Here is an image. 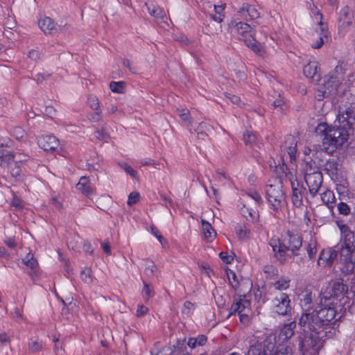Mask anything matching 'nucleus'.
<instances>
[{
    "mask_svg": "<svg viewBox=\"0 0 355 355\" xmlns=\"http://www.w3.org/2000/svg\"><path fill=\"white\" fill-rule=\"evenodd\" d=\"M315 293L306 292L300 299L303 313L299 325L306 334L299 336L293 344L302 355H318L324 341L332 338L336 333V312L333 308H325L321 293L315 297Z\"/></svg>",
    "mask_w": 355,
    "mask_h": 355,
    "instance_id": "1",
    "label": "nucleus"
},
{
    "mask_svg": "<svg viewBox=\"0 0 355 355\" xmlns=\"http://www.w3.org/2000/svg\"><path fill=\"white\" fill-rule=\"evenodd\" d=\"M347 286L343 282L334 281L321 293L324 307L333 308L336 312V319H340V312L349 307V299L346 295Z\"/></svg>",
    "mask_w": 355,
    "mask_h": 355,
    "instance_id": "2",
    "label": "nucleus"
},
{
    "mask_svg": "<svg viewBox=\"0 0 355 355\" xmlns=\"http://www.w3.org/2000/svg\"><path fill=\"white\" fill-rule=\"evenodd\" d=\"M316 130L323 135V149L329 154H333L340 148L347 141L350 135L346 127L340 124L329 126L325 123H321L318 125Z\"/></svg>",
    "mask_w": 355,
    "mask_h": 355,
    "instance_id": "3",
    "label": "nucleus"
},
{
    "mask_svg": "<svg viewBox=\"0 0 355 355\" xmlns=\"http://www.w3.org/2000/svg\"><path fill=\"white\" fill-rule=\"evenodd\" d=\"M344 245L340 250V260L338 261V268L342 273L349 275L355 270V239L354 234L346 225L339 226Z\"/></svg>",
    "mask_w": 355,
    "mask_h": 355,
    "instance_id": "4",
    "label": "nucleus"
},
{
    "mask_svg": "<svg viewBox=\"0 0 355 355\" xmlns=\"http://www.w3.org/2000/svg\"><path fill=\"white\" fill-rule=\"evenodd\" d=\"M229 26L230 28L236 31L239 38L243 40L251 50L260 56H264L265 51L261 45L255 42L254 35L256 31L252 27L247 23L242 21L236 22V21H231Z\"/></svg>",
    "mask_w": 355,
    "mask_h": 355,
    "instance_id": "5",
    "label": "nucleus"
},
{
    "mask_svg": "<svg viewBox=\"0 0 355 355\" xmlns=\"http://www.w3.org/2000/svg\"><path fill=\"white\" fill-rule=\"evenodd\" d=\"M265 191L270 208L275 213L282 211L286 205V200L281 181L277 180L273 184H268Z\"/></svg>",
    "mask_w": 355,
    "mask_h": 355,
    "instance_id": "6",
    "label": "nucleus"
},
{
    "mask_svg": "<svg viewBox=\"0 0 355 355\" xmlns=\"http://www.w3.org/2000/svg\"><path fill=\"white\" fill-rule=\"evenodd\" d=\"M345 64L343 62H338L334 70L326 76L323 84L324 90L322 96H328L337 91L338 87L344 80L345 73Z\"/></svg>",
    "mask_w": 355,
    "mask_h": 355,
    "instance_id": "7",
    "label": "nucleus"
},
{
    "mask_svg": "<svg viewBox=\"0 0 355 355\" xmlns=\"http://www.w3.org/2000/svg\"><path fill=\"white\" fill-rule=\"evenodd\" d=\"M275 346V336L270 334L263 341L251 345L246 355H272Z\"/></svg>",
    "mask_w": 355,
    "mask_h": 355,
    "instance_id": "8",
    "label": "nucleus"
},
{
    "mask_svg": "<svg viewBox=\"0 0 355 355\" xmlns=\"http://www.w3.org/2000/svg\"><path fill=\"white\" fill-rule=\"evenodd\" d=\"M304 179L311 195L314 197L318 193L322 183V173L318 171L310 173L306 171Z\"/></svg>",
    "mask_w": 355,
    "mask_h": 355,
    "instance_id": "9",
    "label": "nucleus"
},
{
    "mask_svg": "<svg viewBox=\"0 0 355 355\" xmlns=\"http://www.w3.org/2000/svg\"><path fill=\"white\" fill-rule=\"evenodd\" d=\"M274 311L282 315H287L291 309L290 300L286 293H280L273 300Z\"/></svg>",
    "mask_w": 355,
    "mask_h": 355,
    "instance_id": "10",
    "label": "nucleus"
},
{
    "mask_svg": "<svg viewBox=\"0 0 355 355\" xmlns=\"http://www.w3.org/2000/svg\"><path fill=\"white\" fill-rule=\"evenodd\" d=\"M284 245L286 250L291 252L292 255L297 256L300 254L298 251L302 245V237L297 234L288 232V241Z\"/></svg>",
    "mask_w": 355,
    "mask_h": 355,
    "instance_id": "11",
    "label": "nucleus"
},
{
    "mask_svg": "<svg viewBox=\"0 0 355 355\" xmlns=\"http://www.w3.org/2000/svg\"><path fill=\"white\" fill-rule=\"evenodd\" d=\"M354 18V12L349 6L343 8L340 12L338 19V27L345 29L352 24Z\"/></svg>",
    "mask_w": 355,
    "mask_h": 355,
    "instance_id": "12",
    "label": "nucleus"
},
{
    "mask_svg": "<svg viewBox=\"0 0 355 355\" xmlns=\"http://www.w3.org/2000/svg\"><path fill=\"white\" fill-rule=\"evenodd\" d=\"M337 257L338 252L336 250L331 248L323 250L320 254L318 264L322 267L331 266Z\"/></svg>",
    "mask_w": 355,
    "mask_h": 355,
    "instance_id": "13",
    "label": "nucleus"
},
{
    "mask_svg": "<svg viewBox=\"0 0 355 355\" xmlns=\"http://www.w3.org/2000/svg\"><path fill=\"white\" fill-rule=\"evenodd\" d=\"M39 146L45 151H53L59 146V140L53 135H46L39 137L37 140Z\"/></svg>",
    "mask_w": 355,
    "mask_h": 355,
    "instance_id": "14",
    "label": "nucleus"
},
{
    "mask_svg": "<svg viewBox=\"0 0 355 355\" xmlns=\"http://www.w3.org/2000/svg\"><path fill=\"white\" fill-rule=\"evenodd\" d=\"M272 251L275 254V257L280 263H284L286 261V248L285 245H282L278 238L272 237L269 242Z\"/></svg>",
    "mask_w": 355,
    "mask_h": 355,
    "instance_id": "15",
    "label": "nucleus"
},
{
    "mask_svg": "<svg viewBox=\"0 0 355 355\" xmlns=\"http://www.w3.org/2000/svg\"><path fill=\"white\" fill-rule=\"evenodd\" d=\"M145 6H146L149 14L155 18L157 23L167 24L168 17L162 8L153 3H146Z\"/></svg>",
    "mask_w": 355,
    "mask_h": 355,
    "instance_id": "16",
    "label": "nucleus"
},
{
    "mask_svg": "<svg viewBox=\"0 0 355 355\" xmlns=\"http://www.w3.org/2000/svg\"><path fill=\"white\" fill-rule=\"evenodd\" d=\"M306 189L303 186H300L297 182H292V202L296 207H301L303 205V198Z\"/></svg>",
    "mask_w": 355,
    "mask_h": 355,
    "instance_id": "17",
    "label": "nucleus"
},
{
    "mask_svg": "<svg viewBox=\"0 0 355 355\" xmlns=\"http://www.w3.org/2000/svg\"><path fill=\"white\" fill-rule=\"evenodd\" d=\"M238 15L245 19H255L260 17L259 12L254 6L245 3L238 10Z\"/></svg>",
    "mask_w": 355,
    "mask_h": 355,
    "instance_id": "18",
    "label": "nucleus"
},
{
    "mask_svg": "<svg viewBox=\"0 0 355 355\" xmlns=\"http://www.w3.org/2000/svg\"><path fill=\"white\" fill-rule=\"evenodd\" d=\"M355 114H344L342 112H338L336 120L341 126L346 127V129L350 132V130L355 129Z\"/></svg>",
    "mask_w": 355,
    "mask_h": 355,
    "instance_id": "19",
    "label": "nucleus"
},
{
    "mask_svg": "<svg viewBox=\"0 0 355 355\" xmlns=\"http://www.w3.org/2000/svg\"><path fill=\"white\" fill-rule=\"evenodd\" d=\"M250 306V301L246 300L245 297L240 298L239 300L234 301L230 307V312L228 317L235 313L239 314L242 312H245V311H249Z\"/></svg>",
    "mask_w": 355,
    "mask_h": 355,
    "instance_id": "20",
    "label": "nucleus"
},
{
    "mask_svg": "<svg viewBox=\"0 0 355 355\" xmlns=\"http://www.w3.org/2000/svg\"><path fill=\"white\" fill-rule=\"evenodd\" d=\"M304 75L313 81H318L320 78V74L318 71V64L316 62H310L304 67Z\"/></svg>",
    "mask_w": 355,
    "mask_h": 355,
    "instance_id": "21",
    "label": "nucleus"
},
{
    "mask_svg": "<svg viewBox=\"0 0 355 355\" xmlns=\"http://www.w3.org/2000/svg\"><path fill=\"white\" fill-rule=\"evenodd\" d=\"M39 26L41 30L46 34L52 33L53 31H58L54 21L48 17L39 21Z\"/></svg>",
    "mask_w": 355,
    "mask_h": 355,
    "instance_id": "22",
    "label": "nucleus"
},
{
    "mask_svg": "<svg viewBox=\"0 0 355 355\" xmlns=\"http://www.w3.org/2000/svg\"><path fill=\"white\" fill-rule=\"evenodd\" d=\"M322 13L320 11H318L317 14H316V19H320L318 24L320 26V30H321L322 33H321V35L319 37L318 40L316 41V42L311 44V46L313 49H320L324 44L323 36L326 37V35H327L326 33H327V29L326 26L322 22Z\"/></svg>",
    "mask_w": 355,
    "mask_h": 355,
    "instance_id": "23",
    "label": "nucleus"
},
{
    "mask_svg": "<svg viewBox=\"0 0 355 355\" xmlns=\"http://www.w3.org/2000/svg\"><path fill=\"white\" fill-rule=\"evenodd\" d=\"M324 171L331 176V178L336 177L339 171V164L336 159H331L327 160L324 164Z\"/></svg>",
    "mask_w": 355,
    "mask_h": 355,
    "instance_id": "24",
    "label": "nucleus"
},
{
    "mask_svg": "<svg viewBox=\"0 0 355 355\" xmlns=\"http://www.w3.org/2000/svg\"><path fill=\"white\" fill-rule=\"evenodd\" d=\"M76 188L78 191L86 196H89L93 193V189L91 187L89 180L88 178L85 176L80 178L79 182L76 184Z\"/></svg>",
    "mask_w": 355,
    "mask_h": 355,
    "instance_id": "25",
    "label": "nucleus"
},
{
    "mask_svg": "<svg viewBox=\"0 0 355 355\" xmlns=\"http://www.w3.org/2000/svg\"><path fill=\"white\" fill-rule=\"evenodd\" d=\"M295 327L296 323L294 321L284 324L281 329L279 336L284 340L291 338L294 334V329Z\"/></svg>",
    "mask_w": 355,
    "mask_h": 355,
    "instance_id": "26",
    "label": "nucleus"
},
{
    "mask_svg": "<svg viewBox=\"0 0 355 355\" xmlns=\"http://www.w3.org/2000/svg\"><path fill=\"white\" fill-rule=\"evenodd\" d=\"M202 230L205 238L208 241H211L216 236V232L212 228L211 224L205 219H201Z\"/></svg>",
    "mask_w": 355,
    "mask_h": 355,
    "instance_id": "27",
    "label": "nucleus"
},
{
    "mask_svg": "<svg viewBox=\"0 0 355 355\" xmlns=\"http://www.w3.org/2000/svg\"><path fill=\"white\" fill-rule=\"evenodd\" d=\"M321 200L328 207H331L335 203L336 198L334 192L327 189L321 193Z\"/></svg>",
    "mask_w": 355,
    "mask_h": 355,
    "instance_id": "28",
    "label": "nucleus"
},
{
    "mask_svg": "<svg viewBox=\"0 0 355 355\" xmlns=\"http://www.w3.org/2000/svg\"><path fill=\"white\" fill-rule=\"evenodd\" d=\"M235 232L239 239L241 240L248 239L250 235V230L249 227L245 225H236Z\"/></svg>",
    "mask_w": 355,
    "mask_h": 355,
    "instance_id": "29",
    "label": "nucleus"
},
{
    "mask_svg": "<svg viewBox=\"0 0 355 355\" xmlns=\"http://www.w3.org/2000/svg\"><path fill=\"white\" fill-rule=\"evenodd\" d=\"M207 342V337L204 335H200L197 338H189L187 345L191 349L196 346H203Z\"/></svg>",
    "mask_w": 355,
    "mask_h": 355,
    "instance_id": "30",
    "label": "nucleus"
},
{
    "mask_svg": "<svg viewBox=\"0 0 355 355\" xmlns=\"http://www.w3.org/2000/svg\"><path fill=\"white\" fill-rule=\"evenodd\" d=\"M273 109H279L282 111L290 109L288 103L285 101L280 95L279 98L275 100L272 103Z\"/></svg>",
    "mask_w": 355,
    "mask_h": 355,
    "instance_id": "31",
    "label": "nucleus"
},
{
    "mask_svg": "<svg viewBox=\"0 0 355 355\" xmlns=\"http://www.w3.org/2000/svg\"><path fill=\"white\" fill-rule=\"evenodd\" d=\"M243 139L245 145L252 146L257 144V135L250 131H246L243 134Z\"/></svg>",
    "mask_w": 355,
    "mask_h": 355,
    "instance_id": "32",
    "label": "nucleus"
},
{
    "mask_svg": "<svg viewBox=\"0 0 355 355\" xmlns=\"http://www.w3.org/2000/svg\"><path fill=\"white\" fill-rule=\"evenodd\" d=\"M18 161H13L11 164L9 165L10 169L11 175L15 178L17 181H21L22 180V177L21 175V169L17 164Z\"/></svg>",
    "mask_w": 355,
    "mask_h": 355,
    "instance_id": "33",
    "label": "nucleus"
},
{
    "mask_svg": "<svg viewBox=\"0 0 355 355\" xmlns=\"http://www.w3.org/2000/svg\"><path fill=\"white\" fill-rule=\"evenodd\" d=\"M23 263L28 268L34 269L37 266V261L34 258L33 254L31 252L28 253L23 259Z\"/></svg>",
    "mask_w": 355,
    "mask_h": 355,
    "instance_id": "34",
    "label": "nucleus"
},
{
    "mask_svg": "<svg viewBox=\"0 0 355 355\" xmlns=\"http://www.w3.org/2000/svg\"><path fill=\"white\" fill-rule=\"evenodd\" d=\"M125 83L123 81L114 82L112 81L110 83V88L112 92L123 94L125 89Z\"/></svg>",
    "mask_w": 355,
    "mask_h": 355,
    "instance_id": "35",
    "label": "nucleus"
},
{
    "mask_svg": "<svg viewBox=\"0 0 355 355\" xmlns=\"http://www.w3.org/2000/svg\"><path fill=\"white\" fill-rule=\"evenodd\" d=\"M15 155L11 153H7L0 156V166H9L14 161Z\"/></svg>",
    "mask_w": 355,
    "mask_h": 355,
    "instance_id": "36",
    "label": "nucleus"
},
{
    "mask_svg": "<svg viewBox=\"0 0 355 355\" xmlns=\"http://www.w3.org/2000/svg\"><path fill=\"white\" fill-rule=\"evenodd\" d=\"M290 285V279L286 278H281L274 283V287L279 291L286 290Z\"/></svg>",
    "mask_w": 355,
    "mask_h": 355,
    "instance_id": "37",
    "label": "nucleus"
},
{
    "mask_svg": "<svg viewBox=\"0 0 355 355\" xmlns=\"http://www.w3.org/2000/svg\"><path fill=\"white\" fill-rule=\"evenodd\" d=\"M275 355H293V347L290 345H279Z\"/></svg>",
    "mask_w": 355,
    "mask_h": 355,
    "instance_id": "38",
    "label": "nucleus"
},
{
    "mask_svg": "<svg viewBox=\"0 0 355 355\" xmlns=\"http://www.w3.org/2000/svg\"><path fill=\"white\" fill-rule=\"evenodd\" d=\"M143 295L146 301L148 300L154 295L153 288L146 282H144Z\"/></svg>",
    "mask_w": 355,
    "mask_h": 355,
    "instance_id": "39",
    "label": "nucleus"
},
{
    "mask_svg": "<svg viewBox=\"0 0 355 355\" xmlns=\"http://www.w3.org/2000/svg\"><path fill=\"white\" fill-rule=\"evenodd\" d=\"M156 270V266L153 261L147 260L145 264L144 272L148 277H151L154 275Z\"/></svg>",
    "mask_w": 355,
    "mask_h": 355,
    "instance_id": "40",
    "label": "nucleus"
},
{
    "mask_svg": "<svg viewBox=\"0 0 355 355\" xmlns=\"http://www.w3.org/2000/svg\"><path fill=\"white\" fill-rule=\"evenodd\" d=\"M306 251L309 255V257L312 259H313L317 253V248H316V243L314 240H311L307 248Z\"/></svg>",
    "mask_w": 355,
    "mask_h": 355,
    "instance_id": "41",
    "label": "nucleus"
},
{
    "mask_svg": "<svg viewBox=\"0 0 355 355\" xmlns=\"http://www.w3.org/2000/svg\"><path fill=\"white\" fill-rule=\"evenodd\" d=\"M242 211V214L243 215L248 219V220H250L251 219L252 220H256V218H257V213L252 210V209H249L246 207H243L241 210Z\"/></svg>",
    "mask_w": 355,
    "mask_h": 355,
    "instance_id": "42",
    "label": "nucleus"
},
{
    "mask_svg": "<svg viewBox=\"0 0 355 355\" xmlns=\"http://www.w3.org/2000/svg\"><path fill=\"white\" fill-rule=\"evenodd\" d=\"M120 167L124 170V171L130 175L132 178H137V172L127 163L123 162L119 164Z\"/></svg>",
    "mask_w": 355,
    "mask_h": 355,
    "instance_id": "43",
    "label": "nucleus"
},
{
    "mask_svg": "<svg viewBox=\"0 0 355 355\" xmlns=\"http://www.w3.org/2000/svg\"><path fill=\"white\" fill-rule=\"evenodd\" d=\"M87 103L89 107L93 110H96L99 107V102L96 96H90L87 98Z\"/></svg>",
    "mask_w": 355,
    "mask_h": 355,
    "instance_id": "44",
    "label": "nucleus"
},
{
    "mask_svg": "<svg viewBox=\"0 0 355 355\" xmlns=\"http://www.w3.org/2000/svg\"><path fill=\"white\" fill-rule=\"evenodd\" d=\"M29 350L35 352L41 349L42 344L37 340H31L28 343Z\"/></svg>",
    "mask_w": 355,
    "mask_h": 355,
    "instance_id": "45",
    "label": "nucleus"
},
{
    "mask_svg": "<svg viewBox=\"0 0 355 355\" xmlns=\"http://www.w3.org/2000/svg\"><path fill=\"white\" fill-rule=\"evenodd\" d=\"M140 164L143 166H151L155 168L159 169V163L150 158H145L140 161Z\"/></svg>",
    "mask_w": 355,
    "mask_h": 355,
    "instance_id": "46",
    "label": "nucleus"
},
{
    "mask_svg": "<svg viewBox=\"0 0 355 355\" xmlns=\"http://www.w3.org/2000/svg\"><path fill=\"white\" fill-rule=\"evenodd\" d=\"M139 200V193L138 192H132L130 193L128 200V205L132 206L136 204Z\"/></svg>",
    "mask_w": 355,
    "mask_h": 355,
    "instance_id": "47",
    "label": "nucleus"
},
{
    "mask_svg": "<svg viewBox=\"0 0 355 355\" xmlns=\"http://www.w3.org/2000/svg\"><path fill=\"white\" fill-rule=\"evenodd\" d=\"M150 232L159 240V241L161 243L162 245H164V244L166 243L163 236L159 234L157 227H155L154 225L150 226Z\"/></svg>",
    "mask_w": 355,
    "mask_h": 355,
    "instance_id": "48",
    "label": "nucleus"
},
{
    "mask_svg": "<svg viewBox=\"0 0 355 355\" xmlns=\"http://www.w3.org/2000/svg\"><path fill=\"white\" fill-rule=\"evenodd\" d=\"M287 153L289 155V157L291 159V161L295 159L296 157V153H297V148H296V143L294 142L293 145L288 146L287 148Z\"/></svg>",
    "mask_w": 355,
    "mask_h": 355,
    "instance_id": "49",
    "label": "nucleus"
},
{
    "mask_svg": "<svg viewBox=\"0 0 355 355\" xmlns=\"http://www.w3.org/2000/svg\"><path fill=\"white\" fill-rule=\"evenodd\" d=\"M338 209L340 214L348 215L350 213L349 207L345 202H340L338 205Z\"/></svg>",
    "mask_w": 355,
    "mask_h": 355,
    "instance_id": "50",
    "label": "nucleus"
},
{
    "mask_svg": "<svg viewBox=\"0 0 355 355\" xmlns=\"http://www.w3.org/2000/svg\"><path fill=\"white\" fill-rule=\"evenodd\" d=\"M245 195L254 200L257 204H260L262 202L261 196L257 191L247 192Z\"/></svg>",
    "mask_w": 355,
    "mask_h": 355,
    "instance_id": "51",
    "label": "nucleus"
},
{
    "mask_svg": "<svg viewBox=\"0 0 355 355\" xmlns=\"http://www.w3.org/2000/svg\"><path fill=\"white\" fill-rule=\"evenodd\" d=\"M227 276L232 286L236 287L239 284V281L237 279L236 274L234 272L230 271V272H227Z\"/></svg>",
    "mask_w": 355,
    "mask_h": 355,
    "instance_id": "52",
    "label": "nucleus"
},
{
    "mask_svg": "<svg viewBox=\"0 0 355 355\" xmlns=\"http://www.w3.org/2000/svg\"><path fill=\"white\" fill-rule=\"evenodd\" d=\"M80 277L82 280L87 284H90L92 282L89 270H83Z\"/></svg>",
    "mask_w": 355,
    "mask_h": 355,
    "instance_id": "53",
    "label": "nucleus"
},
{
    "mask_svg": "<svg viewBox=\"0 0 355 355\" xmlns=\"http://www.w3.org/2000/svg\"><path fill=\"white\" fill-rule=\"evenodd\" d=\"M148 311V309L144 305H139L136 311V316L141 318L145 315Z\"/></svg>",
    "mask_w": 355,
    "mask_h": 355,
    "instance_id": "54",
    "label": "nucleus"
},
{
    "mask_svg": "<svg viewBox=\"0 0 355 355\" xmlns=\"http://www.w3.org/2000/svg\"><path fill=\"white\" fill-rule=\"evenodd\" d=\"M42 54L37 50L33 49L28 53V58L34 61L40 60Z\"/></svg>",
    "mask_w": 355,
    "mask_h": 355,
    "instance_id": "55",
    "label": "nucleus"
},
{
    "mask_svg": "<svg viewBox=\"0 0 355 355\" xmlns=\"http://www.w3.org/2000/svg\"><path fill=\"white\" fill-rule=\"evenodd\" d=\"M11 315L12 316V318L15 320L16 322H20L22 321L23 320V318H22V315L19 311V310L18 309V308H15L12 312H11Z\"/></svg>",
    "mask_w": 355,
    "mask_h": 355,
    "instance_id": "56",
    "label": "nucleus"
},
{
    "mask_svg": "<svg viewBox=\"0 0 355 355\" xmlns=\"http://www.w3.org/2000/svg\"><path fill=\"white\" fill-rule=\"evenodd\" d=\"M5 26L6 28H8L9 29H13L16 26L15 19L11 17L8 16V17L7 18V19L5 22Z\"/></svg>",
    "mask_w": 355,
    "mask_h": 355,
    "instance_id": "57",
    "label": "nucleus"
},
{
    "mask_svg": "<svg viewBox=\"0 0 355 355\" xmlns=\"http://www.w3.org/2000/svg\"><path fill=\"white\" fill-rule=\"evenodd\" d=\"M220 258L226 263H230L233 261V257L231 255H228L227 253L221 252L219 254Z\"/></svg>",
    "mask_w": 355,
    "mask_h": 355,
    "instance_id": "58",
    "label": "nucleus"
},
{
    "mask_svg": "<svg viewBox=\"0 0 355 355\" xmlns=\"http://www.w3.org/2000/svg\"><path fill=\"white\" fill-rule=\"evenodd\" d=\"M5 244L10 248H15L16 247V242L12 237H7L4 239Z\"/></svg>",
    "mask_w": 355,
    "mask_h": 355,
    "instance_id": "59",
    "label": "nucleus"
},
{
    "mask_svg": "<svg viewBox=\"0 0 355 355\" xmlns=\"http://www.w3.org/2000/svg\"><path fill=\"white\" fill-rule=\"evenodd\" d=\"M123 65L125 67H127L131 73H136V69L131 66V62L128 59L124 58L123 60Z\"/></svg>",
    "mask_w": 355,
    "mask_h": 355,
    "instance_id": "60",
    "label": "nucleus"
},
{
    "mask_svg": "<svg viewBox=\"0 0 355 355\" xmlns=\"http://www.w3.org/2000/svg\"><path fill=\"white\" fill-rule=\"evenodd\" d=\"M87 117L91 121H98L101 119L100 112H89V114Z\"/></svg>",
    "mask_w": 355,
    "mask_h": 355,
    "instance_id": "61",
    "label": "nucleus"
},
{
    "mask_svg": "<svg viewBox=\"0 0 355 355\" xmlns=\"http://www.w3.org/2000/svg\"><path fill=\"white\" fill-rule=\"evenodd\" d=\"M179 116L184 122L187 123L188 124L191 123V116L189 112H180Z\"/></svg>",
    "mask_w": 355,
    "mask_h": 355,
    "instance_id": "62",
    "label": "nucleus"
},
{
    "mask_svg": "<svg viewBox=\"0 0 355 355\" xmlns=\"http://www.w3.org/2000/svg\"><path fill=\"white\" fill-rule=\"evenodd\" d=\"M95 137L100 140H106L107 135L103 130H97L95 132Z\"/></svg>",
    "mask_w": 355,
    "mask_h": 355,
    "instance_id": "63",
    "label": "nucleus"
},
{
    "mask_svg": "<svg viewBox=\"0 0 355 355\" xmlns=\"http://www.w3.org/2000/svg\"><path fill=\"white\" fill-rule=\"evenodd\" d=\"M59 31L63 33H70L73 31L72 26L68 24H65L63 26H59L58 27Z\"/></svg>",
    "mask_w": 355,
    "mask_h": 355,
    "instance_id": "64",
    "label": "nucleus"
}]
</instances>
